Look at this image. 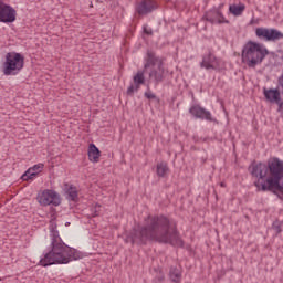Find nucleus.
I'll return each instance as SVG.
<instances>
[{"label":"nucleus","instance_id":"nucleus-14","mask_svg":"<svg viewBox=\"0 0 283 283\" xmlns=\"http://www.w3.org/2000/svg\"><path fill=\"white\" fill-rule=\"evenodd\" d=\"M200 67H205V70H219L220 62L218 61V57L213 55V53L209 52L203 56Z\"/></svg>","mask_w":283,"mask_h":283},{"label":"nucleus","instance_id":"nucleus-20","mask_svg":"<svg viewBox=\"0 0 283 283\" xmlns=\"http://www.w3.org/2000/svg\"><path fill=\"white\" fill-rule=\"evenodd\" d=\"M133 81L135 83V90L138 92L140 85H145V71H138L136 75H134Z\"/></svg>","mask_w":283,"mask_h":283},{"label":"nucleus","instance_id":"nucleus-24","mask_svg":"<svg viewBox=\"0 0 283 283\" xmlns=\"http://www.w3.org/2000/svg\"><path fill=\"white\" fill-rule=\"evenodd\" d=\"M282 224H283V222L280 220H275L272 223V229L275 231V233H277V234L282 233Z\"/></svg>","mask_w":283,"mask_h":283},{"label":"nucleus","instance_id":"nucleus-15","mask_svg":"<svg viewBox=\"0 0 283 283\" xmlns=\"http://www.w3.org/2000/svg\"><path fill=\"white\" fill-rule=\"evenodd\" d=\"M148 78L150 82L153 81L155 85L163 83V81H165V66H157L150 69V71L148 72Z\"/></svg>","mask_w":283,"mask_h":283},{"label":"nucleus","instance_id":"nucleus-3","mask_svg":"<svg viewBox=\"0 0 283 283\" xmlns=\"http://www.w3.org/2000/svg\"><path fill=\"white\" fill-rule=\"evenodd\" d=\"M78 251L69 247L63 239L55 237L51 241V250L40 260V266H52V264H70L72 260H78Z\"/></svg>","mask_w":283,"mask_h":283},{"label":"nucleus","instance_id":"nucleus-26","mask_svg":"<svg viewBox=\"0 0 283 283\" xmlns=\"http://www.w3.org/2000/svg\"><path fill=\"white\" fill-rule=\"evenodd\" d=\"M134 92H136V86H134V84H132L127 91H126V94L127 96H134Z\"/></svg>","mask_w":283,"mask_h":283},{"label":"nucleus","instance_id":"nucleus-10","mask_svg":"<svg viewBox=\"0 0 283 283\" xmlns=\"http://www.w3.org/2000/svg\"><path fill=\"white\" fill-rule=\"evenodd\" d=\"M135 10L139 17H146V14H151L154 10H158V3L154 0H142Z\"/></svg>","mask_w":283,"mask_h":283},{"label":"nucleus","instance_id":"nucleus-16","mask_svg":"<svg viewBox=\"0 0 283 283\" xmlns=\"http://www.w3.org/2000/svg\"><path fill=\"white\" fill-rule=\"evenodd\" d=\"M43 164H38L34 165L33 167L29 168L23 175H22V180L28 181V180H33V178H36L41 171H43Z\"/></svg>","mask_w":283,"mask_h":283},{"label":"nucleus","instance_id":"nucleus-19","mask_svg":"<svg viewBox=\"0 0 283 283\" xmlns=\"http://www.w3.org/2000/svg\"><path fill=\"white\" fill-rule=\"evenodd\" d=\"M247 10V6L243 3L240 4H230L229 12L233 14V17H242V13Z\"/></svg>","mask_w":283,"mask_h":283},{"label":"nucleus","instance_id":"nucleus-28","mask_svg":"<svg viewBox=\"0 0 283 283\" xmlns=\"http://www.w3.org/2000/svg\"><path fill=\"white\" fill-rule=\"evenodd\" d=\"M277 112L283 116V101L281 99L277 104Z\"/></svg>","mask_w":283,"mask_h":283},{"label":"nucleus","instance_id":"nucleus-1","mask_svg":"<svg viewBox=\"0 0 283 283\" xmlns=\"http://www.w3.org/2000/svg\"><path fill=\"white\" fill-rule=\"evenodd\" d=\"M146 224L126 237V244H147V242H158L159 244H170L171 247H185V241L180 238L176 221L160 216H148Z\"/></svg>","mask_w":283,"mask_h":283},{"label":"nucleus","instance_id":"nucleus-27","mask_svg":"<svg viewBox=\"0 0 283 283\" xmlns=\"http://www.w3.org/2000/svg\"><path fill=\"white\" fill-rule=\"evenodd\" d=\"M144 96H145V98H148V101H155V98H156V94H154L151 92H145Z\"/></svg>","mask_w":283,"mask_h":283},{"label":"nucleus","instance_id":"nucleus-25","mask_svg":"<svg viewBox=\"0 0 283 283\" xmlns=\"http://www.w3.org/2000/svg\"><path fill=\"white\" fill-rule=\"evenodd\" d=\"M101 213V205H95V207L92 209V216L93 218H96Z\"/></svg>","mask_w":283,"mask_h":283},{"label":"nucleus","instance_id":"nucleus-8","mask_svg":"<svg viewBox=\"0 0 283 283\" xmlns=\"http://www.w3.org/2000/svg\"><path fill=\"white\" fill-rule=\"evenodd\" d=\"M38 202L42 205V207H49V205H53V207H59L61 205V196L57 195L56 191L45 189L38 196Z\"/></svg>","mask_w":283,"mask_h":283},{"label":"nucleus","instance_id":"nucleus-5","mask_svg":"<svg viewBox=\"0 0 283 283\" xmlns=\"http://www.w3.org/2000/svg\"><path fill=\"white\" fill-rule=\"evenodd\" d=\"M23 65H25V57L21 53L9 52L2 64V72L4 76H17L23 70Z\"/></svg>","mask_w":283,"mask_h":283},{"label":"nucleus","instance_id":"nucleus-7","mask_svg":"<svg viewBox=\"0 0 283 283\" xmlns=\"http://www.w3.org/2000/svg\"><path fill=\"white\" fill-rule=\"evenodd\" d=\"M255 35L261 41H268V42H272V43L282 41V39H283V33L280 30L268 29V28H263V27L255 29Z\"/></svg>","mask_w":283,"mask_h":283},{"label":"nucleus","instance_id":"nucleus-30","mask_svg":"<svg viewBox=\"0 0 283 283\" xmlns=\"http://www.w3.org/2000/svg\"><path fill=\"white\" fill-rule=\"evenodd\" d=\"M145 32H146V34H153V32H151V31H150V32H149V31H145Z\"/></svg>","mask_w":283,"mask_h":283},{"label":"nucleus","instance_id":"nucleus-29","mask_svg":"<svg viewBox=\"0 0 283 283\" xmlns=\"http://www.w3.org/2000/svg\"><path fill=\"white\" fill-rule=\"evenodd\" d=\"M155 280H157V282H164L165 280V274H159Z\"/></svg>","mask_w":283,"mask_h":283},{"label":"nucleus","instance_id":"nucleus-21","mask_svg":"<svg viewBox=\"0 0 283 283\" xmlns=\"http://www.w3.org/2000/svg\"><path fill=\"white\" fill-rule=\"evenodd\" d=\"M167 174H169V166L167 165V163L161 161L157 164V176L159 178H165Z\"/></svg>","mask_w":283,"mask_h":283},{"label":"nucleus","instance_id":"nucleus-6","mask_svg":"<svg viewBox=\"0 0 283 283\" xmlns=\"http://www.w3.org/2000/svg\"><path fill=\"white\" fill-rule=\"evenodd\" d=\"M283 95V72L277 78V88L263 87V96L268 103H280Z\"/></svg>","mask_w":283,"mask_h":283},{"label":"nucleus","instance_id":"nucleus-32","mask_svg":"<svg viewBox=\"0 0 283 283\" xmlns=\"http://www.w3.org/2000/svg\"><path fill=\"white\" fill-rule=\"evenodd\" d=\"M279 196V198H282L280 195H277Z\"/></svg>","mask_w":283,"mask_h":283},{"label":"nucleus","instance_id":"nucleus-2","mask_svg":"<svg viewBox=\"0 0 283 283\" xmlns=\"http://www.w3.org/2000/svg\"><path fill=\"white\" fill-rule=\"evenodd\" d=\"M248 171L252 178H255L254 187L259 191H271L275 196H283V161L273 157L264 163L253 161Z\"/></svg>","mask_w":283,"mask_h":283},{"label":"nucleus","instance_id":"nucleus-11","mask_svg":"<svg viewBox=\"0 0 283 283\" xmlns=\"http://www.w3.org/2000/svg\"><path fill=\"white\" fill-rule=\"evenodd\" d=\"M203 19H206V21H208L209 23H212V24L213 23L229 24V20H227V18H224V14H222V11L218 8H213L211 10H209L208 12H206V14L203 15Z\"/></svg>","mask_w":283,"mask_h":283},{"label":"nucleus","instance_id":"nucleus-18","mask_svg":"<svg viewBox=\"0 0 283 283\" xmlns=\"http://www.w3.org/2000/svg\"><path fill=\"white\" fill-rule=\"evenodd\" d=\"M169 280L174 283L182 282V271L176 266H170Z\"/></svg>","mask_w":283,"mask_h":283},{"label":"nucleus","instance_id":"nucleus-13","mask_svg":"<svg viewBox=\"0 0 283 283\" xmlns=\"http://www.w3.org/2000/svg\"><path fill=\"white\" fill-rule=\"evenodd\" d=\"M189 114L195 118H199L200 120H209L213 122V117L211 116V112L202 108L200 105H193L189 108Z\"/></svg>","mask_w":283,"mask_h":283},{"label":"nucleus","instance_id":"nucleus-31","mask_svg":"<svg viewBox=\"0 0 283 283\" xmlns=\"http://www.w3.org/2000/svg\"><path fill=\"white\" fill-rule=\"evenodd\" d=\"M220 186H221V187H226L224 182H221Z\"/></svg>","mask_w":283,"mask_h":283},{"label":"nucleus","instance_id":"nucleus-9","mask_svg":"<svg viewBox=\"0 0 283 283\" xmlns=\"http://www.w3.org/2000/svg\"><path fill=\"white\" fill-rule=\"evenodd\" d=\"M14 21H17V11L14 8L0 0V22L14 23Z\"/></svg>","mask_w":283,"mask_h":283},{"label":"nucleus","instance_id":"nucleus-12","mask_svg":"<svg viewBox=\"0 0 283 283\" xmlns=\"http://www.w3.org/2000/svg\"><path fill=\"white\" fill-rule=\"evenodd\" d=\"M160 67L164 65L163 59L156 55V52L148 50L145 57L144 70L147 72L149 67Z\"/></svg>","mask_w":283,"mask_h":283},{"label":"nucleus","instance_id":"nucleus-4","mask_svg":"<svg viewBox=\"0 0 283 283\" xmlns=\"http://www.w3.org/2000/svg\"><path fill=\"white\" fill-rule=\"evenodd\" d=\"M269 54V49L264 44L250 40L242 48L241 61L248 67L255 69L258 65H262Z\"/></svg>","mask_w":283,"mask_h":283},{"label":"nucleus","instance_id":"nucleus-23","mask_svg":"<svg viewBox=\"0 0 283 283\" xmlns=\"http://www.w3.org/2000/svg\"><path fill=\"white\" fill-rule=\"evenodd\" d=\"M66 193H67L69 200H72L73 202L78 199V190H76V187L74 186H71L67 189Z\"/></svg>","mask_w":283,"mask_h":283},{"label":"nucleus","instance_id":"nucleus-17","mask_svg":"<svg viewBox=\"0 0 283 283\" xmlns=\"http://www.w3.org/2000/svg\"><path fill=\"white\" fill-rule=\"evenodd\" d=\"M87 154L91 163H98L101 160V150L96 145L90 144Z\"/></svg>","mask_w":283,"mask_h":283},{"label":"nucleus","instance_id":"nucleus-22","mask_svg":"<svg viewBox=\"0 0 283 283\" xmlns=\"http://www.w3.org/2000/svg\"><path fill=\"white\" fill-rule=\"evenodd\" d=\"M56 229H57L56 220L52 219L50 221V226H49L51 241L56 240V238H61V235L59 234V230H56Z\"/></svg>","mask_w":283,"mask_h":283}]
</instances>
